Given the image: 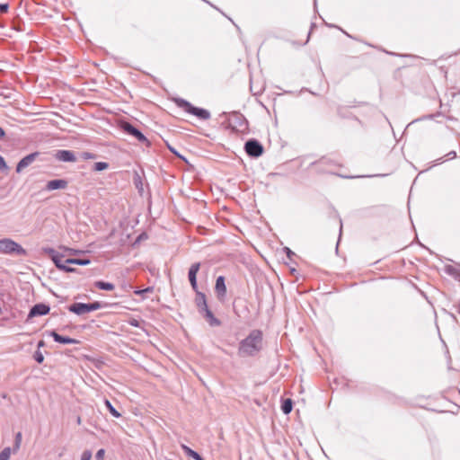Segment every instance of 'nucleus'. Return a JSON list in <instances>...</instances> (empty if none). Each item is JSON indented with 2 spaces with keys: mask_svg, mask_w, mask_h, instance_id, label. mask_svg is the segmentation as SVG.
<instances>
[{
  "mask_svg": "<svg viewBox=\"0 0 460 460\" xmlns=\"http://www.w3.org/2000/svg\"><path fill=\"white\" fill-rule=\"evenodd\" d=\"M262 332L252 330L249 335L239 343L238 354L241 357H252L262 349Z\"/></svg>",
  "mask_w": 460,
  "mask_h": 460,
  "instance_id": "1",
  "label": "nucleus"
},
{
  "mask_svg": "<svg viewBox=\"0 0 460 460\" xmlns=\"http://www.w3.org/2000/svg\"><path fill=\"white\" fill-rule=\"evenodd\" d=\"M0 254L25 256L26 250L13 239L3 238L0 240Z\"/></svg>",
  "mask_w": 460,
  "mask_h": 460,
  "instance_id": "2",
  "label": "nucleus"
},
{
  "mask_svg": "<svg viewBox=\"0 0 460 460\" xmlns=\"http://www.w3.org/2000/svg\"><path fill=\"white\" fill-rule=\"evenodd\" d=\"M176 104L178 107L181 108L184 111L192 114L202 120H207L210 118V113L208 111L198 107H194L190 102L183 100L178 99L176 100Z\"/></svg>",
  "mask_w": 460,
  "mask_h": 460,
  "instance_id": "3",
  "label": "nucleus"
},
{
  "mask_svg": "<svg viewBox=\"0 0 460 460\" xmlns=\"http://www.w3.org/2000/svg\"><path fill=\"white\" fill-rule=\"evenodd\" d=\"M102 307L100 302H93L90 304L74 303L68 306V310L77 315H83L93 311H96Z\"/></svg>",
  "mask_w": 460,
  "mask_h": 460,
  "instance_id": "4",
  "label": "nucleus"
},
{
  "mask_svg": "<svg viewBox=\"0 0 460 460\" xmlns=\"http://www.w3.org/2000/svg\"><path fill=\"white\" fill-rule=\"evenodd\" d=\"M47 253L50 256L52 261L56 265V267L66 272H73L75 270L73 268H66V260L62 254L58 253L54 249L49 248L46 250Z\"/></svg>",
  "mask_w": 460,
  "mask_h": 460,
  "instance_id": "5",
  "label": "nucleus"
},
{
  "mask_svg": "<svg viewBox=\"0 0 460 460\" xmlns=\"http://www.w3.org/2000/svg\"><path fill=\"white\" fill-rule=\"evenodd\" d=\"M244 149L246 153L252 157H259L263 153V147L257 140L252 139L245 143Z\"/></svg>",
  "mask_w": 460,
  "mask_h": 460,
  "instance_id": "6",
  "label": "nucleus"
},
{
  "mask_svg": "<svg viewBox=\"0 0 460 460\" xmlns=\"http://www.w3.org/2000/svg\"><path fill=\"white\" fill-rule=\"evenodd\" d=\"M120 128L125 133L135 137L138 141L149 144L147 138L130 123L124 121L121 123Z\"/></svg>",
  "mask_w": 460,
  "mask_h": 460,
  "instance_id": "7",
  "label": "nucleus"
},
{
  "mask_svg": "<svg viewBox=\"0 0 460 460\" xmlns=\"http://www.w3.org/2000/svg\"><path fill=\"white\" fill-rule=\"evenodd\" d=\"M49 310H50V308L48 305L41 304V303L37 304L34 306H32V308L31 309L29 314H28V319H31V318H33L36 316L46 315L49 313Z\"/></svg>",
  "mask_w": 460,
  "mask_h": 460,
  "instance_id": "8",
  "label": "nucleus"
},
{
  "mask_svg": "<svg viewBox=\"0 0 460 460\" xmlns=\"http://www.w3.org/2000/svg\"><path fill=\"white\" fill-rule=\"evenodd\" d=\"M199 268H200V263L196 262V263H193L189 270V274H188L189 280H190L191 288H193L194 291H197V289H198L197 273L199 270Z\"/></svg>",
  "mask_w": 460,
  "mask_h": 460,
  "instance_id": "9",
  "label": "nucleus"
},
{
  "mask_svg": "<svg viewBox=\"0 0 460 460\" xmlns=\"http://www.w3.org/2000/svg\"><path fill=\"white\" fill-rule=\"evenodd\" d=\"M215 290L219 300H224L226 294V287L225 284V278L219 276L216 280Z\"/></svg>",
  "mask_w": 460,
  "mask_h": 460,
  "instance_id": "10",
  "label": "nucleus"
},
{
  "mask_svg": "<svg viewBox=\"0 0 460 460\" xmlns=\"http://www.w3.org/2000/svg\"><path fill=\"white\" fill-rule=\"evenodd\" d=\"M67 187V181L63 179L51 180L47 182L46 190L49 191L55 190H64Z\"/></svg>",
  "mask_w": 460,
  "mask_h": 460,
  "instance_id": "11",
  "label": "nucleus"
},
{
  "mask_svg": "<svg viewBox=\"0 0 460 460\" xmlns=\"http://www.w3.org/2000/svg\"><path fill=\"white\" fill-rule=\"evenodd\" d=\"M55 157L62 162H75L76 158L75 154L69 150H58Z\"/></svg>",
  "mask_w": 460,
  "mask_h": 460,
  "instance_id": "12",
  "label": "nucleus"
},
{
  "mask_svg": "<svg viewBox=\"0 0 460 460\" xmlns=\"http://www.w3.org/2000/svg\"><path fill=\"white\" fill-rule=\"evenodd\" d=\"M37 153H33V154H30L28 155H26L25 157H23L17 164L16 166V172H22L24 168H26L27 166H29L36 158L37 156Z\"/></svg>",
  "mask_w": 460,
  "mask_h": 460,
  "instance_id": "13",
  "label": "nucleus"
},
{
  "mask_svg": "<svg viewBox=\"0 0 460 460\" xmlns=\"http://www.w3.org/2000/svg\"><path fill=\"white\" fill-rule=\"evenodd\" d=\"M196 292L195 304L198 308L199 313H201L205 309L208 308L207 305L206 296L204 293L199 291Z\"/></svg>",
  "mask_w": 460,
  "mask_h": 460,
  "instance_id": "14",
  "label": "nucleus"
},
{
  "mask_svg": "<svg viewBox=\"0 0 460 460\" xmlns=\"http://www.w3.org/2000/svg\"><path fill=\"white\" fill-rule=\"evenodd\" d=\"M205 320L208 323L210 326H219L221 324V322L214 316L213 313L208 309H205L201 313H199Z\"/></svg>",
  "mask_w": 460,
  "mask_h": 460,
  "instance_id": "15",
  "label": "nucleus"
},
{
  "mask_svg": "<svg viewBox=\"0 0 460 460\" xmlns=\"http://www.w3.org/2000/svg\"><path fill=\"white\" fill-rule=\"evenodd\" d=\"M50 335L52 336L54 341L58 343H63V344H77V343H79V341L77 340L69 338V337H64L56 332H52Z\"/></svg>",
  "mask_w": 460,
  "mask_h": 460,
  "instance_id": "16",
  "label": "nucleus"
},
{
  "mask_svg": "<svg viewBox=\"0 0 460 460\" xmlns=\"http://www.w3.org/2000/svg\"><path fill=\"white\" fill-rule=\"evenodd\" d=\"M181 449L184 451V453H185L188 456H190V457H191V458H193V459H195V460H203V458L201 457V456H200L199 454H198L196 451L192 450V449H191L190 447H189L188 446H186V445L182 444V445L181 446Z\"/></svg>",
  "mask_w": 460,
  "mask_h": 460,
  "instance_id": "17",
  "label": "nucleus"
},
{
  "mask_svg": "<svg viewBox=\"0 0 460 460\" xmlns=\"http://www.w3.org/2000/svg\"><path fill=\"white\" fill-rule=\"evenodd\" d=\"M95 287L102 290L111 291L115 288L114 285L109 282L97 281Z\"/></svg>",
  "mask_w": 460,
  "mask_h": 460,
  "instance_id": "18",
  "label": "nucleus"
},
{
  "mask_svg": "<svg viewBox=\"0 0 460 460\" xmlns=\"http://www.w3.org/2000/svg\"><path fill=\"white\" fill-rule=\"evenodd\" d=\"M66 262L69 264H76V265H88L90 263V260L88 259H66Z\"/></svg>",
  "mask_w": 460,
  "mask_h": 460,
  "instance_id": "19",
  "label": "nucleus"
},
{
  "mask_svg": "<svg viewBox=\"0 0 460 460\" xmlns=\"http://www.w3.org/2000/svg\"><path fill=\"white\" fill-rule=\"evenodd\" d=\"M292 400L291 399H286L281 406V410L285 414H288L292 411Z\"/></svg>",
  "mask_w": 460,
  "mask_h": 460,
  "instance_id": "20",
  "label": "nucleus"
},
{
  "mask_svg": "<svg viewBox=\"0 0 460 460\" xmlns=\"http://www.w3.org/2000/svg\"><path fill=\"white\" fill-rule=\"evenodd\" d=\"M104 403L113 417H115V418L120 417V413L112 406V404L111 403V402L109 400L106 399Z\"/></svg>",
  "mask_w": 460,
  "mask_h": 460,
  "instance_id": "21",
  "label": "nucleus"
},
{
  "mask_svg": "<svg viewBox=\"0 0 460 460\" xmlns=\"http://www.w3.org/2000/svg\"><path fill=\"white\" fill-rule=\"evenodd\" d=\"M109 164L105 162H97L94 164V170L97 172L106 170Z\"/></svg>",
  "mask_w": 460,
  "mask_h": 460,
  "instance_id": "22",
  "label": "nucleus"
},
{
  "mask_svg": "<svg viewBox=\"0 0 460 460\" xmlns=\"http://www.w3.org/2000/svg\"><path fill=\"white\" fill-rule=\"evenodd\" d=\"M11 456V449L10 447H5L1 453H0V460H8Z\"/></svg>",
  "mask_w": 460,
  "mask_h": 460,
  "instance_id": "23",
  "label": "nucleus"
},
{
  "mask_svg": "<svg viewBox=\"0 0 460 460\" xmlns=\"http://www.w3.org/2000/svg\"><path fill=\"white\" fill-rule=\"evenodd\" d=\"M235 117L239 120V128H240L239 130H241V131L245 130L246 128H247V124H246L245 119L243 117H240L238 115H236Z\"/></svg>",
  "mask_w": 460,
  "mask_h": 460,
  "instance_id": "24",
  "label": "nucleus"
},
{
  "mask_svg": "<svg viewBox=\"0 0 460 460\" xmlns=\"http://www.w3.org/2000/svg\"><path fill=\"white\" fill-rule=\"evenodd\" d=\"M34 358L38 363H42L44 360V356L40 350H37L34 354Z\"/></svg>",
  "mask_w": 460,
  "mask_h": 460,
  "instance_id": "25",
  "label": "nucleus"
},
{
  "mask_svg": "<svg viewBox=\"0 0 460 460\" xmlns=\"http://www.w3.org/2000/svg\"><path fill=\"white\" fill-rule=\"evenodd\" d=\"M92 458V452L90 450H85L83 452L81 456V460H91Z\"/></svg>",
  "mask_w": 460,
  "mask_h": 460,
  "instance_id": "26",
  "label": "nucleus"
},
{
  "mask_svg": "<svg viewBox=\"0 0 460 460\" xmlns=\"http://www.w3.org/2000/svg\"><path fill=\"white\" fill-rule=\"evenodd\" d=\"M104 455H105L104 449H100L97 451L95 457L97 460H103Z\"/></svg>",
  "mask_w": 460,
  "mask_h": 460,
  "instance_id": "27",
  "label": "nucleus"
},
{
  "mask_svg": "<svg viewBox=\"0 0 460 460\" xmlns=\"http://www.w3.org/2000/svg\"><path fill=\"white\" fill-rule=\"evenodd\" d=\"M8 9H9V4H0V13H7Z\"/></svg>",
  "mask_w": 460,
  "mask_h": 460,
  "instance_id": "28",
  "label": "nucleus"
},
{
  "mask_svg": "<svg viewBox=\"0 0 460 460\" xmlns=\"http://www.w3.org/2000/svg\"><path fill=\"white\" fill-rule=\"evenodd\" d=\"M7 169L6 163L2 155H0V170L4 171Z\"/></svg>",
  "mask_w": 460,
  "mask_h": 460,
  "instance_id": "29",
  "label": "nucleus"
},
{
  "mask_svg": "<svg viewBox=\"0 0 460 460\" xmlns=\"http://www.w3.org/2000/svg\"><path fill=\"white\" fill-rule=\"evenodd\" d=\"M21 441H22V434H21V432H18L15 436V445L17 447H20Z\"/></svg>",
  "mask_w": 460,
  "mask_h": 460,
  "instance_id": "30",
  "label": "nucleus"
},
{
  "mask_svg": "<svg viewBox=\"0 0 460 460\" xmlns=\"http://www.w3.org/2000/svg\"><path fill=\"white\" fill-rule=\"evenodd\" d=\"M150 291H152V289L147 288L146 289L136 290L135 294H137V295H144L145 293H147V292H150Z\"/></svg>",
  "mask_w": 460,
  "mask_h": 460,
  "instance_id": "31",
  "label": "nucleus"
},
{
  "mask_svg": "<svg viewBox=\"0 0 460 460\" xmlns=\"http://www.w3.org/2000/svg\"><path fill=\"white\" fill-rule=\"evenodd\" d=\"M4 136V129L0 127V138L3 137Z\"/></svg>",
  "mask_w": 460,
  "mask_h": 460,
  "instance_id": "32",
  "label": "nucleus"
},
{
  "mask_svg": "<svg viewBox=\"0 0 460 460\" xmlns=\"http://www.w3.org/2000/svg\"><path fill=\"white\" fill-rule=\"evenodd\" d=\"M84 157L85 158H92V155H90L89 153H85L84 154Z\"/></svg>",
  "mask_w": 460,
  "mask_h": 460,
  "instance_id": "33",
  "label": "nucleus"
},
{
  "mask_svg": "<svg viewBox=\"0 0 460 460\" xmlns=\"http://www.w3.org/2000/svg\"><path fill=\"white\" fill-rule=\"evenodd\" d=\"M42 346H44V341H40L39 342V344H38V347H39V348H40V347H42Z\"/></svg>",
  "mask_w": 460,
  "mask_h": 460,
  "instance_id": "34",
  "label": "nucleus"
},
{
  "mask_svg": "<svg viewBox=\"0 0 460 460\" xmlns=\"http://www.w3.org/2000/svg\"><path fill=\"white\" fill-rule=\"evenodd\" d=\"M450 156H456V152L449 153Z\"/></svg>",
  "mask_w": 460,
  "mask_h": 460,
  "instance_id": "35",
  "label": "nucleus"
},
{
  "mask_svg": "<svg viewBox=\"0 0 460 460\" xmlns=\"http://www.w3.org/2000/svg\"><path fill=\"white\" fill-rule=\"evenodd\" d=\"M450 156H456V152L449 153Z\"/></svg>",
  "mask_w": 460,
  "mask_h": 460,
  "instance_id": "36",
  "label": "nucleus"
},
{
  "mask_svg": "<svg viewBox=\"0 0 460 460\" xmlns=\"http://www.w3.org/2000/svg\"><path fill=\"white\" fill-rule=\"evenodd\" d=\"M131 324L134 325V326H137L136 322H132Z\"/></svg>",
  "mask_w": 460,
  "mask_h": 460,
  "instance_id": "37",
  "label": "nucleus"
}]
</instances>
